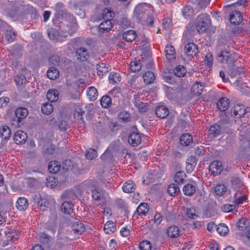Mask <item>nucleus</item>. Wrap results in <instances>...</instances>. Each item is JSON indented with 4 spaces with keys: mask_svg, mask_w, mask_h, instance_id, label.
Masks as SVG:
<instances>
[{
    "mask_svg": "<svg viewBox=\"0 0 250 250\" xmlns=\"http://www.w3.org/2000/svg\"><path fill=\"white\" fill-rule=\"evenodd\" d=\"M195 24L198 32H206L210 24L209 16L206 13L200 14L196 19Z\"/></svg>",
    "mask_w": 250,
    "mask_h": 250,
    "instance_id": "1",
    "label": "nucleus"
},
{
    "mask_svg": "<svg viewBox=\"0 0 250 250\" xmlns=\"http://www.w3.org/2000/svg\"><path fill=\"white\" fill-rule=\"evenodd\" d=\"M92 194L93 199L98 202L97 204L104 208L107 201L106 192L99 187H94L92 190Z\"/></svg>",
    "mask_w": 250,
    "mask_h": 250,
    "instance_id": "2",
    "label": "nucleus"
},
{
    "mask_svg": "<svg viewBox=\"0 0 250 250\" xmlns=\"http://www.w3.org/2000/svg\"><path fill=\"white\" fill-rule=\"evenodd\" d=\"M148 8L146 3L138 4L134 9V16L139 21L145 19L146 17Z\"/></svg>",
    "mask_w": 250,
    "mask_h": 250,
    "instance_id": "3",
    "label": "nucleus"
},
{
    "mask_svg": "<svg viewBox=\"0 0 250 250\" xmlns=\"http://www.w3.org/2000/svg\"><path fill=\"white\" fill-rule=\"evenodd\" d=\"M35 203H36L38 207L42 210H45L48 208L49 201L45 197H42L40 194H36L33 197Z\"/></svg>",
    "mask_w": 250,
    "mask_h": 250,
    "instance_id": "4",
    "label": "nucleus"
},
{
    "mask_svg": "<svg viewBox=\"0 0 250 250\" xmlns=\"http://www.w3.org/2000/svg\"><path fill=\"white\" fill-rule=\"evenodd\" d=\"M222 162L219 161H213L209 166V171L213 175L216 176L220 174L222 170Z\"/></svg>",
    "mask_w": 250,
    "mask_h": 250,
    "instance_id": "5",
    "label": "nucleus"
},
{
    "mask_svg": "<svg viewBox=\"0 0 250 250\" xmlns=\"http://www.w3.org/2000/svg\"><path fill=\"white\" fill-rule=\"evenodd\" d=\"M246 113V108L244 105L237 104L234 105L231 109L232 115L235 118H240L244 116Z\"/></svg>",
    "mask_w": 250,
    "mask_h": 250,
    "instance_id": "6",
    "label": "nucleus"
},
{
    "mask_svg": "<svg viewBox=\"0 0 250 250\" xmlns=\"http://www.w3.org/2000/svg\"><path fill=\"white\" fill-rule=\"evenodd\" d=\"M142 141L141 135L136 132L131 133L128 138V143L133 146H137Z\"/></svg>",
    "mask_w": 250,
    "mask_h": 250,
    "instance_id": "7",
    "label": "nucleus"
},
{
    "mask_svg": "<svg viewBox=\"0 0 250 250\" xmlns=\"http://www.w3.org/2000/svg\"><path fill=\"white\" fill-rule=\"evenodd\" d=\"M217 60L222 63L229 64L231 62V55L227 51H221L217 56Z\"/></svg>",
    "mask_w": 250,
    "mask_h": 250,
    "instance_id": "8",
    "label": "nucleus"
},
{
    "mask_svg": "<svg viewBox=\"0 0 250 250\" xmlns=\"http://www.w3.org/2000/svg\"><path fill=\"white\" fill-rule=\"evenodd\" d=\"M242 16L241 13L238 11H233L229 15V21L231 23L238 25L242 21Z\"/></svg>",
    "mask_w": 250,
    "mask_h": 250,
    "instance_id": "9",
    "label": "nucleus"
},
{
    "mask_svg": "<svg viewBox=\"0 0 250 250\" xmlns=\"http://www.w3.org/2000/svg\"><path fill=\"white\" fill-rule=\"evenodd\" d=\"M186 54L188 56H195L198 52L197 46L193 42H188L185 46Z\"/></svg>",
    "mask_w": 250,
    "mask_h": 250,
    "instance_id": "10",
    "label": "nucleus"
},
{
    "mask_svg": "<svg viewBox=\"0 0 250 250\" xmlns=\"http://www.w3.org/2000/svg\"><path fill=\"white\" fill-rule=\"evenodd\" d=\"M204 87V83L196 82L192 85L191 91L193 94L199 96L202 93Z\"/></svg>",
    "mask_w": 250,
    "mask_h": 250,
    "instance_id": "11",
    "label": "nucleus"
},
{
    "mask_svg": "<svg viewBox=\"0 0 250 250\" xmlns=\"http://www.w3.org/2000/svg\"><path fill=\"white\" fill-rule=\"evenodd\" d=\"M26 134L21 130L17 131L14 136V142L17 144L24 143L27 139Z\"/></svg>",
    "mask_w": 250,
    "mask_h": 250,
    "instance_id": "12",
    "label": "nucleus"
},
{
    "mask_svg": "<svg viewBox=\"0 0 250 250\" xmlns=\"http://www.w3.org/2000/svg\"><path fill=\"white\" fill-rule=\"evenodd\" d=\"M155 113L157 117L164 119L166 118L169 114L168 108L164 105H160L156 107Z\"/></svg>",
    "mask_w": 250,
    "mask_h": 250,
    "instance_id": "13",
    "label": "nucleus"
},
{
    "mask_svg": "<svg viewBox=\"0 0 250 250\" xmlns=\"http://www.w3.org/2000/svg\"><path fill=\"white\" fill-rule=\"evenodd\" d=\"M17 34L13 28L10 26L8 27L4 33L5 40L8 42H12L15 40Z\"/></svg>",
    "mask_w": 250,
    "mask_h": 250,
    "instance_id": "14",
    "label": "nucleus"
},
{
    "mask_svg": "<svg viewBox=\"0 0 250 250\" xmlns=\"http://www.w3.org/2000/svg\"><path fill=\"white\" fill-rule=\"evenodd\" d=\"M229 104V100L227 98L222 97L219 99L217 106L220 111H224L228 109Z\"/></svg>",
    "mask_w": 250,
    "mask_h": 250,
    "instance_id": "15",
    "label": "nucleus"
},
{
    "mask_svg": "<svg viewBox=\"0 0 250 250\" xmlns=\"http://www.w3.org/2000/svg\"><path fill=\"white\" fill-rule=\"evenodd\" d=\"M28 201L24 197L19 198L16 203L17 208L21 211L26 210L28 207Z\"/></svg>",
    "mask_w": 250,
    "mask_h": 250,
    "instance_id": "16",
    "label": "nucleus"
},
{
    "mask_svg": "<svg viewBox=\"0 0 250 250\" xmlns=\"http://www.w3.org/2000/svg\"><path fill=\"white\" fill-rule=\"evenodd\" d=\"M86 96L90 101H94L97 99L98 92L94 86H90L86 90Z\"/></svg>",
    "mask_w": 250,
    "mask_h": 250,
    "instance_id": "17",
    "label": "nucleus"
},
{
    "mask_svg": "<svg viewBox=\"0 0 250 250\" xmlns=\"http://www.w3.org/2000/svg\"><path fill=\"white\" fill-rule=\"evenodd\" d=\"M112 28V24L111 20H105L102 22L99 26V31L101 32H107Z\"/></svg>",
    "mask_w": 250,
    "mask_h": 250,
    "instance_id": "18",
    "label": "nucleus"
},
{
    "mask_svg": "<svg viewBox=\"0 0 250 250\" xmlns=\"http://www.w3.org/2000/svg\"><path fill=\"white\" fill-rule=\"evenodd\" d=\"M116 230V226L114 222L111 220L107 221L104 225V230L106 234H110Z\"/></svg>",
    "mask_w": 250,
    "mask_h": 250,
    "instance_id": "19",
    "label": "nucleus"
},
{
    "mask_svg": "<svg viewBox=\"0 0 250 250\" xmlns=\"http://www.w3.org/2000/svg\"><path fill=\"white\" fill-rule=\"evenodd\" d=\"M165 52L167 59L169 61H172L176 58V52L174 47L171 45H167L165 49Z\"/></svg>",
    "mask_w": 250,
    "mask_h": 250,
    "instance_id": "20",
    "label": "nucleus"
},
{
    "mask_svg": "<svg viewBox=\"0 0 250 250\" xmlns=\"http://www.w3.org/2000/svg\"><path fill=\"white\" fill-rule=\"evenodd\" d=\"M196 190V184H187L185 185L183 188V191L185 195L190 196L192 195Z\"/></svg>",
    "mask_w": 250,
    "mask_h": 250,
    "instance_id": "21",
    "label": "nucleus"
},
{
    "mask_svg": "<svg viewBox=\"0 0 250 250\" xmlns=\"http://www.w3.org/2000/svg\"><path fill=\"white\" fill-rule=\"evenodd\" d=\"M16 117L17 118L18 122H20L21 120L25 118L28 114L26 108L24 107H19L15 112Z\"/></svg>",
    "mask_w": 250,
    "mask_h": 250,
    "instance_id": "22",
    "label": "nucleus"
},
{
    "mask_svg": "<svg viewBox=\"0 0 250 250\" xmlns=\"http://www.w3.org/2000/svg\"><path fill=\"white\" fill-rule=\"evenodd\" d=\"M135 185L133 181L128 180L125 182L122 187L124 192L126 193H131L135 190Z\"/></svg>",
    "mask_w": 250,
    "mask_h": 250,
    "instance_id": "23",
    "label": "nucleus"
},
{
    "mask_svg": "<svg viewBox=\"0 0 250 250\" xmlns=\"http://www.w3.org/2000/svg\"><path fill=\"white\" fill-rule=\"evenodd\" d=\"M11 131L7 126H2L0 128V136L3 140H8L11 137Z\"/></svg>",
    "mask_w": 250,
    "mask_h": 250,
    "instance_id": "24",
    "label": "nucleus"
},
{
    "mask_svg": "<svg viewBox=\"0 0 250 250\" xmlns=\"http://www.w3.org/2000/svg\"><path fill=\"white\" fill-rule=\"evenodd\" d=\"M61 168L60 163L57 161H51L49 163L48 169L49 172L51 173H57L59 171Z\"/></svg>",
    "mask_w": 250,
    "mask_h": 250,
    "instance_id": "25",
    "label": "nucleus"
},
{
    "mask_svg": "<svg viewBox=\"0 0 250 250\" xmlns=\"http://www.w3.org/2000/svg\"><path fill=\"white\" fill-rule=\"evenodd\" d=\"M46 98L50 102L57 101L59 98V92L56 89H50L47 92Z\"/></svg>",
    "mask_w": 250,
    "mask_h": 250,
    "instance_id": "26",
    "label": "nucleus"
},
{
    "mask_svg": "<svg viewBox=\"0 0 250 250\" xmlns=\"http://www.w3.org/2000/svg\"><path fill=\"white\" fill-rule=\"evenodd\" d=\"M196 158L195 156H191L188 159L186 164V169L188 172L190 173L193 170L196 164Z\"/></svg>",
    "mask_w": 250,
    "mask_h": 250,
    "instance_id": "27",
    "label": "nucleus"
},
{
    "mask_svg": "<svg viewBox=\"0 0 250 250\" xmlns=\"http://www.w3.org/2000/svg\"><path fill=\"white\" fill-rule=\"evenodd\" d=\"M96 69L99 77H102L104 74L107 73L109 67L104 63L101 62L97 64Z\"/></svg>",
    "mask_w": 250,
    "mask_h": 250,
    "instance_id": "28",
    "label": "nucleus"
},
{
    "mask_svg": "<svg viewBox=\"0 0 250 250\" xmlns=\"http://www.w3.org/2000/svg\"><path fill=\"white\" fill-rule=\"evenodd\" d=\"M192 137L188 133L182 135L180 138V143L183 146H188L192 142Z\"/></svg>",
    "mask_w": 250,
    "mask_h": 250,
    "instance_id": "29",
    "label": "nucleus"
},
{
    "mask_svg": "<svg viewBox=\"0 0 250 250\" xmlns=\"http://www.w3.org/2000/svg\"><path fill=\"white\" fill-rule=\"evenodd\" d=\"M100 104L103 108H107L112 104L111 97L107 95L103 96L100 99Z\"/></svg>",
    "mask_w": 250,
    "mask_h": 250,
    "instance_id": "30",
    "label": "nucleus"
},
{
    "mask_svg": "<svg viewBox=\"0 0 250 250\" xmlns=\"http://www.w3.org/2000/svg\"><path fill=\"white\" fill-rule=\"evenodd\" d=\"M137 37L136 33L135 31L129 30L126 31L123 34V37L124 40L127 42H132Z\"/></svg>",
    "mask_w": 250,
    "mask_h": 250,
    "instance_id": "31",
    "label": "nucleus"
},
{
    "mask_svg": "<svg viewBox=\"0 0 250 250\" xmlns=\"http://www.w3.org/2000/svg\"><path fill=\"white\" fill-rule=\"evenodd\" d=\"M179 229L176 226H171L167 229L168 235L172 238H176L179 235Z\"/></svg>",
    "mask_w": 250,
    "mask_h": 250,
    "instance_id": "32",
    "label": "nucleus"
},
{
    "mask_svg": "<svg viewBox=\"0 0 250 250\" xmlns=\"http://www.w3.org/2000/svg\"><path fill=\"white\" fill-rule=\"evenodd\" d=\"M47 76L49 79L55 80L59 76V70L54 67H51L47 71Z\"/></svg>",
    "mask_w": 250,
    "mask_h": 250,
    "instance_id": "33",
    "label": "nucleus"
},
{
    "mask_svg": "<svg viewBox=\"0 0 250 250\" xmlns=\"http://www.w3.org/2000/svg\"><path fill=\"white\" fill-rule=\"evenodd\" d=\"M73 204L70 202H64L61 206V209L65 214H70L73 211Z\"/></svg>",
    "mask_w": 250,
    "mask_h": 250,
    "instance_id": "34",
    "label": "nucleus"
},
{
    "mask_svg": "<svg viewBox=\"0 0 250 250\" xmlns=\"http://www.w3.org/2000/svg\"><path fill=\"white\" fill-rule=\"evenodd\" d=\"M236 86L237 89L245 95H247L250 90V86L247 85L246 83L240 81L237 82Z\"/></svg>",
    "mask_w": 250,
    "mask_h": 250,
    "instance_id": "35",
    "label": "nucleus"
},
{
    "mask_svg": "<svg viewBox=\"0 0 250 250\" xmlns=\"http://www.w3.org/2000/svg\"><path fill=\"white\" fill-rule=\"evenodd\" d=\"M121 77L120 74L117 72H112L108 76V80L110 83L115 84L120 82Z\"/></svg>",
    "mask_w": 250,
    "mask_h": 250,
    "instance_id": "36",
    "label": "nucleus"
},
{
    "mask_svg": "<svg viewBox=\"0 0 250 250\" xmlns=\"http://www.w3.org/2000/svg\"><path fill=\"white\" fill-rule=\"evenodd\" d=\"M143 78L146 83L149 84L154 81L155 75L152 72L148 71L143 74Z\"/></svg>",
    "mask_w": 250,
    "mask_h": 250,
    "instance_id": "37",
    "label": "nucleus"
},
{
    "mask_svg": "<svg viewBox=\"0 0 250 250\" xmlns=\"http://www.w3.org/2000/svg\"><path fill=\"white\" fill-rule=\"evenodd\" d=\"M41 110L43 114L49 115L53 111V106L51 103H44L42 105Z\"/></svg>",
    "mask_w": 250,
    "mask_h": 250,
    "instance_id": "38",
    "label": "nucleus"
},
{
    "mask_svg": "<svg viewBox=\"0 0 250 250\" xmlns=\"http://www.w3.org/2000/svg\"><path fill=\"white\" fill-rule=\"evenodd\" d=\"M186 175L184 171H179L177 172L174 176V181L179 185L184 183Z\"/></svg>",
    "mask_w": 250,
    "mask_h": 250,
    "instance_id": "39",
    "label": "nucleus"
},
{
    "mask_svg": "<svg viewBox=\"0 0 250 250\" xmlns=\"http://www.w3.org/2000/svg\"><path fill=\"white\" fill-rule=\"evenodd\" d=\"M148 211V205L145 203L140 204L136 209V212L139 215H145Z\"/></svg>",
    "mask_w": 250,
    "mask_h": 250,
    "instance_id": "40",
    "label": "nucleus"
},
{
    "mask_svg": "<svg viewBox=\"0 0 250 250\" xmlns=\"http://www.w3.org/2000/svg\"><path fill=\"white\" fill-rule=\"evenodd\" d=\"M220 126L217 125H211L208 130L209 134L213 137H215L219 135L220 132Z\"/></svg>",
    "mask_w": 250,
    "mask_h": 250,
    "instance_id": "41",
    "label": "nucleus"
},
{
    "mask_svg": "<svg viewBox=\"0 0 250 250\" xmlns=\"http://www.w3.org/2000/svg\"><path fill=\"white\" fill-rule=\"evenodd\" d=\"M186 72L187 71L186 68L181 65L177 66L174 70V73L175 75L178 77L184 76Z\"/></svg>",
    "mask_w": 250,
    "mask_h": 250,
    "instance_id": "42",
    "label": "nucleus"
},
{
    "mask_svg": "<svg viewBox=\"0 0 250 250\" xmlns=\"http://www.w3.org/2000/svg\"><path fill=\"white\" fill-rule=\"evenodd\" d=\"M180 191L179 187L175 184L169 185L167 188V192L171 196L177 195Z\"/></svg>",
    "mask_w": 250,
    "mask_h": 250,
    "instance_id": "43",
    "label": "nucleus"
},
{
    "mask_svg": "<svg viewBox=\"0 0 250 250\" xmlns=\"http://www.w3.org/2000/svg\"><path fill=\"white\" fill-rule=\"evenodd\" d=\"M216 230L220 235L225 236L229 232V229L225 224H220L218 226Z\"/></svg>",
    "mask_w": 250,
    "mask_h": 250,
    "instance_id": "44",
    "label": "nucleus"
},
{
    "mask_svg": "<svg viewBox=\"0 0 250 250\" xmlns=\"http://www.w3.org/2000/svg\"><path fill=\"white\" fill-rule=\"evenodd\" d=\"M114 13L111 10L110 8H105L103 10L102 12L103 19L104 20H110L113 17Z\"/></svg>",
    "mask_w": 250,
    "mask_h": 250,
    "instance_id": "45",
    "label": "nucleus"
},
{
    "mask_svg": "<svg viewBox=\"0 0 250 250\" xmlns=\"http://www.w3.org/2000/svg\"><path fill=\"white\" fill-rule=\"evenodd\" d=\"M49 38L52 40H56L58 39L59 37V32L55 28H51L47 32Z\"/></svg>",
    "mask_w": 250,
    "mask_h": 250,
    "instance_id": "46",
    "label": "nucleus"
},
{
    "mask_svg": "<svg viewBox=\"0 0 250 250\" xmlns=\"http://www.w3.org/2000/svg\"><path fill=\"white\" fill-rule=\"evenodd\" d=\"M142 67L141 62L140 60L131 62L130 68L131 71L133 72L139 71Z\"/></svg>",
    "mask_w": 250,
    "mask_h": 250,
    "instance_id": "47",
    "label": "nucleus"
},
{
    "mask_svg": "<svg viewBox=\"0 0 250 250\" xmlns=\"http://www.w3.org/2000/svg\"><path fill=\"white\" fill-rule=\"evenodd\" d=\"M214 191L217 195L221 196L226 192V187L224 184H218L215 187Z\"/></svg>",
    "mask_w": 250,
    "mask_h": 250,
    "instance_id": "48",
    "label": "nucleus"
},
{
    "mask_svg": "<svg viewBox=\"0 0 250 250\" xmlns=\"http://www.w3.org/2000/svg\"><path fill=\"white\" fill-rule=\"evenodd\" d=\"M186 215L188 218L192 219H195L198 217L196 209L192 208H187Z\"/></svg>",
    "mask_w": 250,
    "mask_h": 250,
    "instance_id": "49",
    "label": "nucleus"
},
{
    "mask_svg": "<svg viewBox=\"0 0 250 250\" xmlns=\"http://www.w3.org/2000/svg\"><path fill=\"white\" fill-rule=\"evenodd\" d=\"M88 58L87 50L83 48H79V61L84 62L86 61Z\"/></svg>",
    "mask_w": 250,
    "mask_h": 250,
    "instance_id": "50",
    "label": "nucleus"
},
{
    "mask_svg": "<svg viewBox=\"0 0 250 250\" xmlns=\"http://www.w3.org/2000/svg\"><path fill=\"white\" fill-rule=\"evenodd\" d=\"M15 81L17 85L21 86L26 83V79L23 74H18L15 78Z\"/></svg>",
    "mask_w": 250,
    "mask_h": 250,
    "instance_id": "51",
    "label": "nucleus"
},
{
    "mask_svg": "<svg viewBox=\"0 0 250 250\" xmlns=\"http://www.w3.org/2000/svg\"><path fill=\"white\" fill-rule=\"evenodd\" d=\"M248 220L244 218H242L239 219L237 223V227L240 230H244L247 226Z\"/></svg>",
    "mask_w": 250,
    "mask_h": 250,
    "instance_id": "52",
    "label": "nucleus"
},
{
    "mask_svg": "<svg viewBox=\"0 0 250 250\" xmlns=\"http://www.w3.org/2000/svg\"><path fill=\"white\" fill-rule=\"evenodd\" d=\"M57 180L53 176H50L46 179V186L47 187L53 188L57 185Z\"/></svg>",
    "mask_w": 250,
    "mask_h": 250,
    "instance_id": "53",
    "label": "nucleus"
},
{
    "mask_svg": "<svg viewBox=\"0 0 250 250\" xmlns=\"http://www.w3.org/2000/svg\"><path fill=\"white\" fill-rule=\"evenodd\" d=\"M192 13L193 9L189 6H185L182 9V14L185 18L191 16Z\"/></svg>",
    "mask_w": 250,
    "mask_h": 250,
    "instance_id": "54",
    "label": "nucleus"
},
{
    "mask_svg": "<svg viewBox=\"0 0 250 250\" xmlns=\"http://www.w3.org/2000/svg\"><path fill=\"white\" fill-rule=\"evenodd\" d=\"M85 156L87 159L92 160L97 157V151L94 149L89 148L86 151Z\"/></svg>",
    "mask_w": 250,
    "mask_h": 250,
    "instance_id": "55",
    "label": "nucleus"
},
{
    "mask_svg": "<svg viewBox=\"0 0 250 250\" xmlns=\"http://www.w3.org/2000/svg\"><path fill=\"white\" fill-rule=\"evenodd\" d=\"M140 250H151V244L147 240L143 241L139 245Z\"/></svg>",
    "mask_w": 250,
    "mask_h": 250,
    "instance_id": "56",
    "label": "nucleus"
},
{
    "mask_svg": "<svg viewBox=\"0 0 250 250\" xmlns=\"http://www.w3.org/2000/svg\"><path fill=\"white\" fill-rule=\"evenodd\" d=\"M205 63L209 68H210L212 65L213 58L210 53H208L205 57Z\"/></svg>",
    "mask_w": 250,
    "mask_h": 250,
    "instance_id": "57",
    "label": "nucleus"
},
{
    "mask_svg": "<svg viewBox=\"0 0 250 250\" xmlns=\"http://www.w3.org/2000/svg\"><path fill=\"white\" fill-rule=\"evenodd\" d=\"M64 6L63 3L62 2H58L55 5V11L56 13L60 16H62L64 14V11L62 10V8Z\"/></svg>",
    "mask_w": 250,
    "mask_h": 250,
    "instance_id": "58",
    "label": "nucleus"
},
{
    "mask_svg": "<svg viewBox=\"0 0 250 250\" xmlns=\"http://www.w3.org/2000/svg\"><path fill=\"white\" fill-rule=\"evenodd\" d=\"M172 24V20L169 18H165L163 22V25L164 26V28L165 29H167L169 27H170Z\"/></svg>",
    "mask_w": 250,
    "mask_h": 250,
    "instance_id": "59",
    "label": "nucleus"
},
{
    "mask_svg": "<svg viewBox=\"0 0 250 250\" xmlns=\"http://www.w3.org/2000/svg\"><path fill=\"white\" fill-rule=\"evenodd\" d=\"M247 199V196L245 195H243L238 197L235 199L234 203L236 205H240L242 204L244 201Z\"/></svg>",
    "mask_w": 250,
    "mask_h": 250,
    "instance_id": "60",
    "label": "nucleus"
},
{
    "mask_svg": "<svg viewBox=\"0 0 250 250\" xmlns=\"http://www.w3.org/2000/svg\"><path fill=\"white\" fill-rule=\"evenodd\" d=\"M234 72L230 74L231 77H234L237 75H241L243 74V68L234 66L233 68Z\"/></svg>",
    "mask_w": 250,
    "mask_h": 250,
    "instance_id": "61",
    "label": "nucleus"
},
{
    "mask_svg": "<svg viewBox=\"0 0 250 250\" xmlns=\"http://www.w3.org/2000/svg\"><path fill=\"white\" fill-rule=\"evenodd\" d=\"M60 61V57L57 55H53L49 59V62L54 65H57Z\"/></svg>",
    "mask_w": 250,
    "mask_h": 250,
    "instance_id": "62",
    "label": "nucleus"
},
{
    "mask_svg": "<svg viewBox=\"0 0 250 250\" xmlns=\"http://www.w3.org/2000/svg\"><path fill=\"white\" fill-rule=\"evenodd\" d=\"M59 128L61 130H66L68 127V125L67 122L65 121H60L58 125Z\"/></svg>",
    "mask_w": 250,
    "mask_h": 250,
    "instance_id": "63",
    "label": "nucleus"
},
{
    "mask_svg": "<svg viewBox=\"0 0 250 250\" xmlns=\"http://www.w3.org/2000/svg\"><path fill=\"white\" fill-rule=\"evenodd\" d=\"M119 118L123 121H126L129 118V114L126 111L121 112L119 115Z\"/></svg>",
    "mask_w": 250,
    "mask_h": 250,
    "instance_id": "64",
    "label": "nucleus"
}]
</instances>
